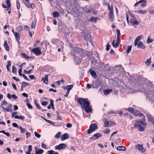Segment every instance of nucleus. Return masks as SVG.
<instances>
[{"label": "nucleus", "mask_w": 154, "mask_h": 154, "mask_svg": "<svg viewBox=\"0 0 154 154\" xmlns=\"http://www.w3.org/2000/svg\"><path fill=\"white\" fill-rule=\"evenodd\" d=\"M23 2L26 5L28 8H30V5L29 4V0H24Z\"/></svg>", "instance_id": "nucleus-28"}, {"label": "nucleus", "mask_w": 154, "mask_h": 154, "mask_svg": "<svg viewBox=\"0 0 154 154\" xmlns=\"http://www.w3.org/2000/svg\"><path fill=\"white\" fill-rule=\"evenodd\" d=\"M48 154H54V151L53 150H51L48 151Z\"/></svg>", "instance_id": "nucleus-61"}, {"label": "nucleus", "mask_w": 154, "mask_h": 154, "mask_svg": "<svg viewBox=\"0 0 154 154\" xmlns=\"http://www.w3.org/2000/svg\"><path fill=\"white\" fill-rule=\"evenodd\" d=\"M153 41V40L150 39L149 37H148L147 40V43H151Z\"/></svg>", "instance_id": "nucleus-44"}, {"label": "nucleus", "mask_w": 154, "mask_h": 154, "mask_svg": "<svg viewBox=\"0 0 154 154\" xmlns=\"http://www.w3.org/2000/svg\"><path fill=\"white\" fill-rule=\"evenodd\" d=\"M111 45H109V43H108L106 45V50L107 51H108L109 49V47H111Z\"/></svg>", "instance_id": "nucleus-52"}, {"label": "nucleus", "mask_w": 154, "mask_h": 154, "mask_svg": "<svg viewBox=\"0 0 154 154\" xmlns=\"http://www.w3.org/2000/svg\"><path fill=\"white\" fill-rule=\"evenodd\" d=\"M12 126L15 128H18L19 127L18 125L16 123H14L12 124Z\"/></svg>", "instance_id": "nucleus-54"}, {"label": "nucleus", "mask_w": 154, "mask_h": 154, "mask_svg": "<svg viewBox=\"0 0 154 154\" xmlns=\"http://www.w3.org/2000/svg\"><path fill=\"white\" fill-rule=\"evenodd\" d=\"M115 123L111 121H109L108 125H109V127H110V126L113 125H115Z\"/></svg>", "instance_id": "nucleus-48"}, {"label": "nucleus", "mask_w": 154, "mask_h": 154, "mask_svg": "<svg viewBox=\"0 0 154 154\" xmlns=\"http://www.w3.org/2000/svg\"><path fill=\"white\" fill-rule=\"evenodd\" d=\"M84 38H85L86 40L87 41L88 39L90 40L91 39V36L90 34L87 35H86V34H85L84 35Z\"/></svg>", "instance_id": "nucleus-24"}, {"label": "nucleus", "mask_w": 154, "mask_h": 154, "mask_svg": "<svg viewBox=\"0 0 154 154\" xmlns=\"http://www.w3.org/2000/svg\"><path fill=\"white\" fill-rule=\"evenodd\" d=\"M48 103L47 101H43L42 103V104L43 106H46L48 104Z\"/></svg>", "instance_id": "nucleus-57"}, {"label": "nucleus", "mask_w": 154, "mask_h": 154, "mask_svg": "<svg viewBox=\"0 0 154 154\" xmlns=\"http://www.w3.org/2000/svg\"><path fill=\"white\" fill-rule=\"evenodd\" d=\"M151 61V57H150L149 58L147 59L146 61L145 62V63L147 65L149 66L150 65Z\"/></svg>", "instance_id": "nucleus-27"}, {"label": "nucleus", "mask_w": 154, "mask_h": 154, "mask_svg": "<svg viewBox=\"0 0 154 154\" xmlns=\"http://www.w3.org/2000/svg\"><path fill=\"white\" fill-rule=\"evenodd\" d=\"M69 138V136L67 133H65L63 134L61 137V140L62 141L68 139Z\"/></svg>", "instance_id": "nucleus-11"}, {"label": "nucleus", "mask_w": 154, "mask_h": 154, "mask_svg": "<svg viewBox=\"0 0 154 154\" xmlns=\"http://www.w3.org/2000/svg\"><path fill=\"white\" fill-rule=\"evenodd\" d=\"M7 4L8 5V8L11 7V4L10 0H6Z\"/></svg>", "instance_id": "nucleus-43"}, {"label": "nucleus", "mask_w": 154, "mask_h": 154, "mask_svg": "<svg viewBox=\"0 0 154 154\" xmlns=\"http://www.w3.org/2000/svg\"><path fill=\"white\" fill-rule=\"evenodd\" d=\"M60 136V132H58L55 136V137L57 138H59Z\"/></svg>", "instance_id": "nucleus-51"}, {"label": "nucleus", "mask_w": 154, "mask_h": 154, "mask_svg": "<svg viewBox=\"0 0 154 154\" xmlns=\"http://www.w3.org/2000/svg\"><path fill=\"white\" fill-rule=\"evenodd\" d=\"M35 153L36 154H42L44 152V150L42 149H38L37 147H35Z\"/></svg>", "instance_id": "nucleus-12"}, {"label": "nucleus", "mask_w": 154, "mask_h": 154, "mask_svg": "<svg viewBox=\"0 0 154 154\" xmlns=\"http://www.w3.org/2000/svg\"><path fill=\"white\" fill-rule=\"evenodd\" d=\"M50 102H51V105L52 108L53 110H54L55 109V108L54 107V100L51 99H50Z\"/></svg>", "instance_id": "nucleus-33"}, {"label": "nucleus", "mask_w": 154, "mask_h": 154, "mask_svg": "<svg viewBox=\"0 0 154 154\" xmlns=\"http://www.w3.org/2000/svg\"><path fill=\"white\" fill-rule=\"evenodd\" d=\"M22 56L26 58L27 59H30L31 58V57H29L27 56L25 53H22L21 54Z\"/></svg>", "instance_id": "nucleus-36"}, {"label": "nucleus", "mask_w": 154, "mask_h": 154, "mask_svg": "<svg viewBox=\"0 0 154 154\" xmlns=\"http://www.w3.org/2000/svg\"><path fill=\"white\" fill-rule=\"evenodd\" d=\"M117 33V36L120 37V33L119 30H117L116 31Z\"/></svg>", "instance_id": "nucleus-58"}, {"label": "nucleus", "mask_w": 154, "mask_h": 154, "mask_svg": "<svg viewBox=\"0 0 154 154\" xmlns=\"http://www.w3.org/2000/svg\"><path fill=\"white\" fill-rule=\"evenodd\" d=\"M53 16L54 17H57L59 16V13L57 11H54L53 13Z\"/></svg>", "instance_id": "nucleus-29"}, {"label": "nucleus", "mask_w": 154, "mask_h": 154, "mask_svg": "<svg viewBox=\"0 0 154 154\" xmlns=\"http://www.w3.org/2000/svg\"><path fill=\"white\" fill-rule=\"evenodd\" d=\"M31 51L36 55H39L42 53L40 47L34 48Z\"/></svg>", "instance_id": "nucleus-6"}, {"label": "nucleus", "mask_w": 154, "mask_h": 154, "mask_svg": "<svg viewBox=\"0 0 154 154\" xmlns=\"http://www.w3.org/2000/svg\"><path fill=\"white\" fill-rule=\"evenodd\" d=\"M97 126L96 124H93L91 125L90 126L89 129L88 131V133L90 134L94 131H95L97 128Z\"/></svg>", "instance_id": "nucleus-4"}, {"label": "nucleus", "mask_w": 154, "mask_h": 154, "mask_svg": "<svg viewBox=\"0 0 154 154\" xmlns=\"http://www.w3.org/2000/svg\"><path fill=\"white\" fill-rule=\"evenodd\" d=\"M131 49V46H128L127 50V53L128 54L130 53Z\"/></svg>", "instance_id": "nucleus-40"}, {"label": "nucleus", "mask_w": 154, "mask_h": 154, "mask_svg": "<svg viewBox=\"0 0 154 154\" xmlns=\"http://www.w3.org/2000/svg\"><path fill=\"white\" fill-rule=\"evenodd\" d=\"M32 150V146L30 145H29L28 146L27 151L31 153Z\"/></svg>", "instance_id": "nucleus-49"}, {"label": "nucleus", "mask_w": 154, "mask_h": 154, "mask_svg": "<svg viewBox=\"0 0 154 154\" xmlns=\"http://www.w3.org/2000/svg\"><path fill=\"white\" fill-rule=\"evenodd\" d=\"M97 19V18L95 17H91L89 20V21H92L94 22H96Z\"/></svg>", "instance_id": "nucleus-26"}, {"label": "nucleus", "mask_w": 154, "mask_h": 154, "mask_svg": "<svg viewBox=\"0 0 154 154\" xmlns=\"http://www.w3.org/2000/svg\"><path fill=\"white\" fill-rule=\"evenodd\" d=\"M135 12L138 14H145L146 12V11L144 10H139L137 11H135Z\"/></svg>", "instance_id": "nucleus-32"}, {"label": "nucleus", "mask_w": 154, "mask_h": 154, "mask_svg": "<svg viewBox=\"0 0 154 154\" xmlns=\"http://www.w3.org/2000/svg\"><path fill=\"white\" fill-rule=\"evenodd\" d=\"M17 31L19 32H20L23 30V27L21 26H19L17 29Z\"/></svg>", "instance_id": "nucleus-38"}, {"label": "nucleus", "mask_w": 154, "mask_h": 154, "mask_svg": "<svg viewBox=\"0 0 154 154\" xmlns=\"http://www.w3.org/2000/svg\"><path fill=\"white\" fill-rule=\"evenodd\" d=\"M16 41L17 42H19L20 40V35L17 32L15 33L14 35Z\"/></svg>", "instance_id": "nucleus-19"}, {"label": "nucleus", "mask_w": 154, "mask_h": 154, "mask_svg": "<svg viewBox=\"0 0 154 154\" xmlns=\"http://www.w3.org/2000/svg\"><path fill=\"white\" fill-rule=\"evenodd\" d=\"M29 109H32V106L29 103H26Z\"/></svg>", "instance_id": "nucleus-53"}, {"label": "nucleus", "mask_w": 154, "mask_h": 154, "mask_svg": "<svg viewBox=\"0 0 154 154\" xmlns=\"http://www.w3.org/2000/svg\"><path fill=\"white\" fill-rule=\"evenodd\" d=\"M136 149H138L141 152H143L145 151V149L143 148L142 145L139 144L136 146Z\"/></svg>", "instance_id": "nucleus-7"}, {"label": "nucleus", "mask_w": 154, "mask_h": 154, "mask_svg": "<svg viewBox=\"0 0 154 154\" xmlns=\"http://www.w3.org/2000/svg\"><path fill=\"white\" fill-rule=\"evenodd\" d=\"M110 131L109 129L107 128L106 130L105 133L106 134H108L109 132Z\"/></svg>", "instance_id": "nucleus-64"}, {"label": "nucleus", "mask_w": 154, "mask_h": 154, "mask_svg": "<svg viewBox=\"0 0 154 154\" xmlns=\"http://www.w3.org/2000/svg\"><path fill=\"white\" fill-rule=\"evenodd\" d=\"M34 134L35 136L38 138H40L41 137V135L36 132H34Z\"/></svg>", "instance_id": "nucleus-50"}, {"label": "nucleus", "mask_w": 154, "mask_h": 154, "mask_svg": "<svg viewBox=\"0 0 154 154\" xmlns=\"http://www.w3.org/2000/svg\"><path fill=\"white\" fill-rule=\"evenodd\" d=\"M19 129L21 131V133H24L25 131V130L24 128H23L21 126H20L18 127Z\"/></svg>", "instance_id": "nucleus-42"}, {"label": "nucleus", "mask_w": 154, "mask_h": 154, "mask_svg": "<svg viewBox=\"0 0 154 154\" xmlns=\"http://www.w3.org/2000/svg\"><path fill=\"white\" fill-rule=\"evenodd\" d=\"M67 92L66 93V94L65 95H64V97H67L68 94H69V91L71 90V88H67Z\"/></svg>", "instance_id": "nucleus-41"}, {"label": "nucleus", "mask_w": 154, "mask_h": 154, "mask_svg": "<svg viewBox=\"0 0 154 154\" xmlns=\"http://www.w3.org/2000/svg\"><path fill=\"white\" fill-rule=\"evenodd\" d=\"M35 105L37 107V108L39 109H41L42 108L41 107L40 105L39 104L37 103H36V100H35Z\"/></svg>", "instance_id": "nucleus-46"}, {"label": "nucleus", "mask_w": 154, "mask_h": 154, "mask_svg": "<svg viewBox=\"0 0 154 154\" xmlns=\"http://www.w3.org/2000/svg\"><path fill=\"white\" fill-rule=\"evenodd\" d=\"M146 124L142 120H138L137 123H135L134 124V127H136L137 126L138 130L142 131H144L145 126Z\"/></svg>", "instance_id": "nucleus-3"}, {"label": "nucleus", "mask_w": 154, "mask_h": 154, "mask_svg": "<svg viewBox=\"0 0 154 154\" xmlns=\"http://www.w3.org/2000/svg\"><path fill=\"white\" fill-rule=\"evenodd\" d=\"M112 44L114 47L116 48L119 46V44L117 42H116V43L115 44V40H114L112 43Z\"/></svg>", "instance_id": "nucleus-22"}, {"label": "nucleus", "mask_w": 154, "mask_h": 154, "mask_svg": "<svg viewBox=\"0 0 154 154\" xmlns=\"http://www.w3.org/2000/svg\"><path fill=\"white\" fill-rule=\"evenodd\" d=\"M72 48L73 52L76 53L75 54H73L74 57L75 61H77V63H80L82 59V57L86 55L84 54V52L80 48L75 47Z\"/></svg>", "instance_id": "nucleus-2"}, {"label": "nucleus", "mask_w": 154, "mask_h": 154, "mask_svg": "<svg viewBox=\"0 0 154 154\" xmlns=\"http://www.w3.org/2000/svg\"><path fill=\"white\" fill-rule=\"evenodd\" d=\"M101 136H102V135L100 133H97L94 135L93 137H95V138H94V139H97L98 138H99V137H101Z\"/></svg>", "instance_id": "nucleus-25"}, {"label": "nucleus", "mask_w": 154, "mask_h": 154, "mask_svg": "<svg viewBox=\"0 0 154 154\" xmlns=\"http://www.w3.org/2000/svg\"><path fill=\"white\" fill-rule=\"evenodd\" d=\"M142 37H143L142 35H139V36L137 37L136 38V39H137V40L139 41V40H140L142 38Z\"/></svg>", "instance_id": "nucleus-55"}, {"label": "nucleus", "mask_w": 154, "mask_h": 154, "mask_svg": "<svg viewBox=\"0 0 154 154\" xmlns=\"http://www.w3.org/2000/svg\"><path fill=\"white\" fill-rule=\"evenodd\" d=\"M117 149L119 151H124L126 149V148L123 146H119L117 147Z\"/></svg>", "instance_id": "nucleus-20"}, {"label": "nucleus", "mask_w": 154, "mask_h": 154, "mask_svg": "<svg viewBox=\"0 0 154 154\" xmlns=\"http://www.w3.org/2000/svg\"><path fill=\"white\" fill-rule=\"evenodd\" d=\"M125 109L128 110L129 112H130L132 113H133L134 112V109L132 108H128L127 109Z\"/></svg>", "instance_id": "nucleus-30"}, {"label": "nucleus", "mask_w": 154, "mask_h": 154, "mask_svg": "<svg viewBox=\"0 0 154 154\" xmlns=\"http://www.w3.org/2000/svg\"><path fill=\"white\" fill-rule=\"evenodd\" d=\"M124 115H125L126 116H127V118L129 119H132V117L130 115H128L127 113L125 114Z\"/></svg>", "instance_id": "nucleus-47"}, {"label": "nucleus", "mask_w": 154, "mask_h": 154, "mask_svg": "<svg viewBox=\"0 0 154 154\" xmlns=\"http://www.w3.org/2000/svg\"><path fill=\"white\" fill-rule=\"evenodd\" d=\"M137 48H142L143 49H144L145 48V46L144 45L143 43L141 42H140L137 45Z\"/></svg>", "instance_id": "nucleus-13"}, {"label": "nucleus", "mask_w": 154, "mask_h": 154, "mask_svg": "<svg viewBox=\"0 0 154 154\" xmlns=\"http://www.w3.org/2000/svg\"><path fill=\"white\" fill-rule=\"evenodd\" d=\"M48 75H45V77H42V80H43V82L45 84H48Z\"/></svg>", "instance_id": "nucleus-14"}, {"label": "nucleus", "mask_w": 154, "mask_h": 154, "mask_svg": "<svg viewBox=\"0 0 154 154\" xmlns=\"http://www.w3.org/2000/svg\"><path fill=\"white\" fill-rule=\"evenodd\" d=\"M112 89H107L103 90V92L105 95H108L110 92H112Z\"/></svg>", "instance_id": "nucleus-16"}, {"label": "nucleus", "mask_w": 154, "mask_h": 154, "mask_svg": "<svg viewBox=\"0 0 154 154\" xmlns=\"http://www.w3.org/2000/svg\"><path fill=\"white\" fill-rule=\"evenodd\" d=\"M77 102L82 108L87 113L91 112L92 109L90 106V102L87 98H80L78 99Z\"/></svg>", "instance_id": "nucleus-1"}, {"label": "nucleus", "mask_w": 154, "mask_h": 154, "mask_svg": "<svg viewBox=\"0 0 154 154\" xmlns=\"http://www.w3.org/2000/svg\"><path fill=\"white\" fill-rule=\"evenodd\" d=\"M36 20H34L33 22L32 23V25H31V28H34L36 26Z\"/></svg>", "instance_id": "nucleus-34"}, {"label": "nucleus", "mask_w": 154, "mask_h": 154, "mask_svg": "<svg viewBox=\"0 0 154 154\" xmlns=\"http://www.w3.org/2000/svg\"><path fill=\"white\" fill-rule=\"evenodd\" d=\"M14 118L15 119H20L21 120H23L25 118V117L24 116H18L17 115H16L14 116Z\"/></svg>", "instance_id": "nucleus-23"}, {"label": "nucleus", "mask_w": 154, "mask_h": 154, "mask_svg": "<svg viewBox=\"0 0 154 154\" xmlns=\"http://www.w3.org/2000/svg\"><path fill=\"white\" fill-rule=\"evenodd\" d=\"M67 146L66 144L64 143H60L57 146H55L56 149L60 150L65 149Z\"/></svg>", "instance_id": "nucleus-5"}, {"label": "nucleus", "mask_w": 154, "mask_h": 154, "mask_svg": "<svg viewBox=\"0 0 154 154\" xmlns=\"http://www.w3.org/2000/svg\"><path fill=\"white\" fill-rule=\"evenodd\" d=\"M149 121H151L152 122L153 121V119H152L151 115L150 114H147L146 115Z\"/></svg>", "instance_id": "nucleus-31"}, {"label": "nucleus", "mask_w": 154, "mask_h": 154, "mask_svg": "<svg viewBox=\"0 0 154 154\" xmlns=\"http://www.w3.org/2000/svg\"><path fill=\"white\" fill-rule=\"evenodd\" d=\"M17 9H19V8H20V3L18 1H17Z\"/></svg>", "instance_id": "nucleus-59"}, {"label": "nucleus", "mask_w": 154, "mask_h": 154, "mask_svg": "<svg viewBox=\"0 0 154 154\" xmlns=\"http://www.w3.org/2000/svg\"><path fill=\"white\" fill-rule=\"evenodd\" d=\"M7 103V102L5 100H4L2 101V103H1V107H2V108L3 107H4V106L6 105Z\"/></svg>", "instance_id": "nucleus-39"}, {"label": "nucleus", "mask_w": 154, "mask_h": 154, "mask_svg": "<svg viewBox=\"0 0 154 154\" xmlns=\"http://www.w3.org/2000/svg\"><path fill=\"white\" fill-rule=\"evenodd\" d=\"M12 97L15 100H16L18 98L14 94L12 95Z\"/></svg>", "instance_id": "nucleus-63"}, {"label": "nucleus", "mask_w": 154, "mask_h": 154, "mask_svg": "<svg viewBox=\"0 0 154 154\" xmlns=\"http://www.w3.org/2000/svg\"><path fill=\"white\" fill-rule=\"evenodd\" d=\"M109 19L112 21H113L114 20V17L113 15V10L112 8V9L111 10V11L109 13Z\"/></svg>", "instance_id": "nucleus-10"}, {"label": "nucleus", "mask_w": 154, "mask_h": 154, "mask_svg": "<svg viewBox=\"0 0 154 154\" xmlns=\"http://www.w3.org/2000/svg\"><path fill=\"white\" fill-rule=\"evenodd\" d=\"M21 84H23L21 86V91L23 90V88L25 87V86H28L29 85V84L28 83L24 82H22Z\"/></svg>", "instance_id": "nucleus-18"}, {"label": "nucleus", "mask_w": 154, "mask_h": 154, "mask_svg": "<svg viewBox=\"0 0 154 154\" xmlns=\"http://www.w3.org/2000/svg\"><path fill=\"white\" fill-rule=\"evenodd\" d=\"M93 11V9L92 8H90L89 9H88V10H87L85 11V12L87 13H92Z\"/></svg>", "instance_id": "nucleus-37"}, {"label": "nucleus", "mask_w": 154, "mask_h": 154, "mask_svg": "<svg viewBox=\"0 0 154 154\" xmlns=\"http://www.w3.org/2000/svg\"><path fill=\"white\" fill-rule=\"evenodd\" d=\"M90 72L91 75L94 78H96L97 77V75L95 72L90 69Z\"/></svg>", "instance_id": "nucleus-21"}, {"label": "nucleus", "mask_w": 154, "mask_h": 154, "mask_svg": "<svg viewBox=\"0 0 154 154\" xmlns=\"http://www.w3.org/2000/svg\"><path fill=\"white\" fill-rule=\"evenodd\" d=\"M4 46L5 48V49L7 51H9V46L7 44V40L5 41Z\"/></svg>", "instance_id": "nucleus-15"}, {"label": "nucleus", "mask_w": 154, "mask_h": 154, "mask_svg": "<svg viewBox=\"0 0 154 154\" xmlns=\"http://www.w3.org/2000/svg\"><path fill=\"white\" fill-rule=\"evenodd\" d=\"M12 72L14 73H17V69L14 66H12Z\"/></svg>", "instance_id": "nucleus-45"}, {"label": "nucleus", "mask_w": 154, "mask_h": 154, "mask_svg": "<svg viewBox=\"0 0 154 154\" xmlns=\"http://www.w3.org/2000/svg\"><path fill=\"white\" fill-rule=\"evenodd\" d=\"M138 41L137 40V39H135L134 42V45L135 46H136V45H138Z\"/></svg>", "instance_id": "nucleus-56"}, {"label": "nucleus", "mask_w": 154, "mask_h": 154, "mask_svg": "<svg viewBox=\"0 0 154 154\" xmlns=\"http://www.w3.org/2000/svg\"><path fill=\"white\" fill-rule=\"evenodd\" d=\"M130 22L133 25H138L139 24L138 22L137 21L136 18L134 17H132L130 20Z\"/></svg>", "instance_id": "nucleus-9"}, {"label": "nucleus", "mask_w": 154, "mask_h": 154, "mask_svg": "<svg viewBox=\"0 0 154 154\" xmlns=\"http://www.w3.org/2000/svg\"><path fill=\"white\" fill-rule=\"evenodd\" d=\"M103 122L104 123V126L105 127H109V121L106 119H103Z\"/></svg>", "instance_id": "nucleus-17"}, {"label": "nucleus", "mask_w": 154, "mask_h": 154, "mask_svg": "<svg viewBox=\"0 0 154 154\" xmlns=\"http://www.w3.org/2000/svg\"><path fill=\"white\" fill-rule=\"evenodd\" d=\"M12 85L15 90H17L16 86L14 84L12 83Z\"/></svg>", "instance_id": "nucleus-60"}, {"label": "nucleus", "mask_w": 154, "mask_h": 154, "mask_svg": "<svg viewBox=\"0 0 154 154\" xmlns=\"http://www.w3.org/2000/svg\"><path fill=\"white\" fill-rule=\"evenodd\" d=\"M138 2H139V3H141L143 2V3L142 4V6H145L146 5V2L144 1V0H141Z\"/></svg>", "instance_id": "nucleus-35"}, {"label": "nucleus", "mask_w": 154, "mask_h": 154, "mask_svg": "<svg viewBox=\"0 0 154 154\" xmlns=\"http://www.w3.org/2000/svg\"><path fill=\"white\" fill-rule=\"evenodd\" d=\"M135 116H142L143 118H145V116L140 112L138 110H135L134 111L133 113Z\"/></svg>", "instance_id": "nucleus-8"}, {"label": "nucleus", "mask_w": 154, "mask_h": 154, "mask_svg": "<svg viewBox=\"0 0 154 154\" xmlns=\"http://www.w3.org/2000/svg\"><path fill=\"white\" fill-rule=\"evenodd\" d=\"M46 146L45 144L44 143H42V147L43 148L47 149V148L46 147Z\"/></svg>", "instance_id": "nucleus-62"}]
</instances>
